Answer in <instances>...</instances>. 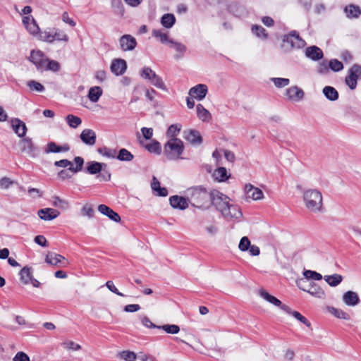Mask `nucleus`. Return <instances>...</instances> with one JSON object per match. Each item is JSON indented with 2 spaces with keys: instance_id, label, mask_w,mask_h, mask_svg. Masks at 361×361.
<instances>
[{
  "instance_id": "nucleus-13",
  "label": "nucleus",
  "mask_w": 361,
  "mask_h": 361,
  "mask_svg": "<svg viewBox=\"0 0 361 361\" xmlns=\"http://www.w3.org/2000/svg\"><path fill=\"white\" fill-rule=\"evenodd\" d=\"M120 48L123 51H133L137 46L136 39L130 35H124L119 39Z\"/></svg>"
},
{
  "instance_id": "nucleus-41",
  "label": "nucleus",
  "mask_w": 361,
  "mask_h": 361,
  "mask_svg": "<svg viewBox=\"0 0 361 361\" xmlns=\"http://www.w3.org/2000/svg\"><path fill=\"white\" fill-rule=\"evenodd\" d=\"M324 280L331 286H336L342 281V276L339 274L326 275L324 277Z\"/></svg>"
},
{
  "instance_id": "nucleus-42",
  "label": "nucleus",
  "mask_w": 361,
  "mask_h": 361,
  "mask_svg": "<svg viewBox=\"0 0 361 361\" xmlns=\"http://www.w3.org/2000/svg\"><path fill=\"white\" fill-rule=\"evenodd\" d=\"M134 156L126 149H121L116 158L123 161H130L133 159Z\"/></svg>"
},
{
  "instance_id": "nucleus-29",
  "label": "nucleus",
  "mask_w": 361,
  "mask_h": 361,
  "mask_svg": "<svg viewBox=\"0 0 361 361\" xmlns=\"http://www.w3.org/2000/svg\"><path fill=\"white\" fill-rule=\"evenodd\" d=\"M69 146L65 145L63 146H59L55 142H49L45 149L46 153H59L61 152H68L69 150Z\"/></svg>"
},
{
  "instance_id": "nucleus-64",
  "label": "nucleus",
  "mask_w": 361,
  "mask_h": 361,
  "mask_svg": "<svg viewBox=\"0 0 361 361\" xmlns=\"http://www.w3.org/2000/svg\"><path fill=\"white\" fill-rule=\"evenodd\" d=\"M13 361H30L29 356L24 352H18L13 358Z\"/></svg>"
},
{
  "instance_id": "nucleus-48",
  "label": "nucleus",
  "mask_w": 361,
  "mask_h": 361,
  "mask_svg": "<svg viewBox=\"0 0 361 361\" xmlns=\"http://www.w3.org/2000/svg\"><path fill=\"white\" fill-rule=\"evenodd\" d=\"M66 120L68 126L73 128H76L82 123V120L80 119V118L73 114L68 115L66 118Z\"/></svg>"
},
{
  "instance_id": "nucleus-58",
  "label": "nucleus",
  "mask_w": 361,
  "mask_h": 361,
  "mask_svg": "<svg viewBox=\"0 0 361 361\" xmlns=\"http://www.w3.org/2000/svg\"><path fill=\"white\" fill-rule=\"evenodd\" d=\"M63 346L67 349L73 351H77L81 349L80 345L75 343L72 341H67L63 343Z\"/></svg>"
},
{
  "instance_id": "nucleus-44",
  "label": "nucleus",
  "mask_w": 361,
  "mask_h": 361,
  "mask_svg": "<svg viewBox=\"0 0 361 361\" xmlns=\"http://www.w3.org/2000/svg\"><path fill=\"white\" fill-rule=\"evenodd\" d=\"M74 163L75 166L71 163V167L68 168V170L73 173H78L82 169V166L84 164V159L80 157H76L74 159Z\"/></svg>"
},
{
  "instance_id": "nucleus-40",
  "label": "nucleus",
  "mask_w": 361,
  "mask_h": 361,
  "mask_svg": "<svg viewBox=\"0 0 361 361\" xmlns=\"http://www.w3.org/2000/svg\"><path fill=\"white\" fill-rule=\"evenodd\" d=\"M197 114L200 119L203 121H206L210 119L211 114L202 104H197Z\"/></svg>"
},
{
  "instance_id": "nucleus-30",
  "label": "nucleus",
  "mask_w": 361,
  "mask_h": 361,
  "mask_svg": "<svg viewBox=\"0 0 361 361\" xmlns=\"http://www.w3.org/2000/svg\"><path fill=\"white\" fill-rule=\"evenodd\" d=\"M46 262L51 265H58L66 260L62 255L54 252H49L46 256Z\"/></svg>"
},
{
  "instance_id": "nucleus-12",
  "label": "nucleus",
  "mask_w": 361,
  "mask_h": 361,
  "mask_svg": "<svg viewBox=\"0 0 361 361\" xmlns=\"http://www.w3.org/2000/svg\"><path fill=\"white\" fill-rule=\"evenodd\" d=\"M259 295L263 298L264 300L269 302L271 305H273L275 307H278L281 309L284 312H289V307L282 304L281 301L277 299L274 295H270L268 292H267L264 289H261L259 290Z\"/></svg>"
},
{
  "instance_id": "nucleus-59",
  "label": "nucleus",
  "mask_w": 361,
  "mask_h": 361,
  "mask_svg": "<svg viewBox=\"0 0 361 361\" xmlns=\"http://www.w3.org/2000/svg\"><path fill=\"white\" fill-rule=\"evenodd\" d=\"M25 28L31 35L34 36H37L39 33V27L35 20L32 21V23L29 24V25Z\"/></svg>"
},
{
  "instance_id": "nucleus-62",
  "label": "nucleus",
  "mask_w": 361,
  "mask_h": 361,
  "mask_svg": "<svg viewBox=\"0 0 361 361\" xmlns=\"http://www.w3.org/2000/svg\"><path fill=\"white\" fill-rule=\"evenodd\" d=\"M82 213L83 215L87 216L91 219L94 215V209L90 204H85L82 208Z\"/></svg>"
},
{
  "instance_id": "nucleus-24",
  "label": "nucleus",
  "mask_w": 361,
  "mask_h": 361,
  "mask_svg": "<svg viewBox=\"0 0 361 361\" xmlns=\"http://www.w3.org/2000/svg\"><path fill=\"white\" fill-rule=\"evenodd\" d=\"M170 204L175 209H179L183 210L188 207V204L185 198L178 196L173 195L169 198Z\"/></svg>"
},
{
  "instance_id": "nucleus-5",
  "label": "nucleus",
  "mask_w": 361,
  "mask_h": 361,
  "mask_svg": "<svg viewBox=\"0 0 361 361\" xmlns=\"http://www.w3.org/2000/svg\"><path fill=\"white\" fill-rule=\"evenodd\" d=\"M141 78L148 80L151 85L161 90H166V85L161 78L155 73L149 67H144L140 73Z\"/></svg>"
},
{
  "instance_id": "nucleus-8",
  "label": "nucleus",
  "mask_w": 361,
  "mask_h": 361,
  "mask_svg": "<svg viewBox=\"0 0 361 361\" xmlns=\"http://www.w3.org/2000/svg\"><path fill=\"white\" fill-rule=\"evenodd\" d=\"M29 60L35 64L38 70L43 71L46 67L48 58L40 50H32L30 53Z\"/></svg>"
},
{
  "instance_id": "nucleus-49",
  "label": "nucleus",
  "mask_w": 361,
  "mask_h": 361,
  "mask_svg": "<svg viewBox=\"0 0 361 361\" xmlns=\"http://www.w3.org/2000/svg\"><path fill=\"white\" fill-rule=\"evenodd\" d=\"M157 329H161L166 333L170 334H176L180 331V327L176 324H164L157 326Z\"/></svg>"
},
{
  "instance_id": "nucleus-11",
  "label": "nucleus",
  "mask_w": 361,
  "mask_h": 361,
  "mask_svg": "<svg viewBox=\"0 0 361 361\" xmlns=\"http://www.w3.org/2000/svg\"><path fill=\"white\" fill-rule=\"evenodd\" d=\"M283 41L289 44L291 48L300 49L306 44L305 40L300 38L295 31L290 32L288 35H285Z\"/></svg>"
},
{
  "instance_id": "nucleus-2",
  "label": "nucleus",
  "mask_w": 361,
  "mask_h": 361,
  "mask_svg": "<svg viewBox=\"0 0 361 361\" xmlns=\"http://www.w3.org/2000/svg\"><path fill=\"white\" fill-rule=\"evenodd\" d=\"M187 194L191 204L202 209H208L211 206L212 196L214 195V191L209 192L202 186L189 188Z\"/></svg>"
},
{
  "instance_id": "nucleus-34",
  "label": "nucleus",
  "mask_w": 361,
  "mask_h": 361,
  "mask_svg": "<svg viewBox=\"0 0 361 361\" xmlns=\"http://www.w3.org/2000/svg\"><path fill=\"white\" fill-rule=\"evenodd\" d=\"M102 94V90L100 87H92L89 90L88 98L92 102H97Z\"/></svg>"
},
{
  "instance_id": "nucleus-4",
  "label": "nucleus",
  "mask_w": 361,
  "mask_h": 361,
  "mask_svg": "<svg viewBox=\"0 0 361 361\" xmlns=\"http://www.w3.org/2000/svg\"><path fill=\"white\" fill-rule=\"evenodd\" d=\"M106 164L92 161L87 163L86 171L91 175L97 174V179L99 181H109L111 179V173L106 170Z\"/></svg>"
},
{
  "instance_id": "nucleus-36",
  "label": "nucleus",
  "mask_w": 361,
  "mask_h": 361,
  "mask_svg": "<svg viewBox=\"0 0 361 361\" xmlns=\"http://www.w3.org/2000/svg\"><path fill=\"white\" fill-rule=\"evenodd\" d=\"M152 189L157 192V195L159 196L166 197L168 195L166 188H161L159 181L155 177H153Z\"/></svg>"
},
{
  "instance_id": "nucleus-50",
  "label": "nucleus",
  "mask_w": 361,
  "mask_h": 361,
  "mask_svg": "<svg viewBox=\"0 0 361 361\" xmlns=\"http://www.w3.org/2000/svg\"><path fill=\"white\" fill-rule=\"evenodd\" d=\"M286 313L291 314L293 317H294L297 320L300 321L305 325H306L307 327H310L311 324L310 322L305 317H303L300 312L297 311H292L291 309L289 307V312H286Z\"/></svg>"
},
{
  "instance_id": "nucleus-25",
  "label": "nucleus",
  "mask_w": 361,
  "mask_h": 361,
  "mask_svg": "<svg viewBox=\"0 0 361 361\" xmlns=\"http://www.w3.org/2000/svg\"><path fill=\"white\" fill-rule=\"evenodd\" d=\"M98 211L115 222H119L121 221L120 216L105 204H99L98 206Z\"/></svg>"
},
{
  "instance_id": "nucleus-32",
  "label": "nucleus",
  "mask_w": 361,
  "mask_h": 361,
  "mask_svg": "<svg viewBox=\"0 0 361 361\" xmlns=\"http://www.w3.org/2000/svg\"><path fill=\"white\" fill-rule=\"evenodd\" d=\"M169 44L171 47L173 48L176 50V54L175 57L176 59L181 58L186 51V47L180 42H174L171 40L169 41Z\"/></svg>"
},
{
  "instance_id": "nucleus-37",
  "label": "nucleus",
  "mask_w": 361,
  "mask_h": 361,
  "mask_svg": "<svg viewBox=\"0 0 361 361\" xmlns=\"http://www.w3.org/2000/svg\"><path fill=\"white\" fill-rule=\"evenodd\" d=\"M181 128L182 126L179 123L171 125L167 129L166 136L169 139H178L176 136L179 134Z\"/></svg>"
},
{
  "instance_id": "nucleus-53",
  "label": "nucleus",
  "mask_w": 361,
  "mask_h": 361,
  "mask_svg": "<svg viewBox=\"0 0 361 361\" xmlns=\"http://www.w3.org/2000/svg\"><path fill=\"white\" fill-rule=\"evenodd\" d=\"M303 275L306 279H313L315 281H319L322 279V276L314 271L306 270L303 272Z\"/></svg>"
},
{
  "instance_id": "nucleus-15",
  "label": "nucleus",
  "mask_w": 361,
  "mask_h": 361,
  "mask_svg": "<svg viewBox=\"0 0 361 361\" xmlns=\"http://www.w3.org/2000/svg\"><path fill=\"white\" fill-rule=\"evenodd\" d=\"M207 91L208 89L206 85L199 84L190 88L188 94L192 98L202 100L206 97Z\"/></svg>"
},
{
  "instance_id": "nucleus-6",
  "label": "nucleus",
  "mask_w": 361,
  "mask_h": 361,
  "mask_svg": "<svg viewBox=\"0 0 361 361\" xmlns=\"http://www.w3.org/2000/svg\"><path fill=\"white\" fill-rule=\"evenodd\" d=\"M361 78V66L354 64L348 71L345 81L350 90H355L357 87V80Z\"/></svg>"
},
{
  "instance_id": "nucleus-27",
  "label": "nucleus",
  "mask_w": 361,
  "mask_h": 361,
  "mask_svg": "<svg viewBox=\"0 0 361 361\" xmlns=\"http://www.w3.org/2000/svg\"><path fill=\"white\" fill-rule=\"evenodd\" d=\"M343 300L348 306H355L359 303L360 299L355 292L349 290L343 295Z\"/></svg>"
},
{
  "instance_id": "nucleus-38",
  "label": "nucleus",
  "mask_w": 361,
  "mask_h": 361,
  "mask_svg": "<svg viewBox=\"0 0 361 361\" xmlns=\"http://www.w3.org/2000/svg\"><path fill=\"white\" fill-rule=\"evenodd\" d=\"M152 36L158 39L162 44H169V36L166 32L159 29H154L152 32Z\"/></svg>"
},
{
  "instance_id": "nucleus-1",
  "label": "nucleus",
  "mask_w": 361,
  "mask_h": 361,
  "mask_svg": "<svg viewBox=\"0 0 361 361\" xmlns=\"http://www.w3.org/2000/svg\"><path fill=\"white\" fill-rule=\"evenodd\" d=\"M301 199L306 210L313 214H322L326 209L324 196L318 188H306L302 191Z\"/></svg>"
},
{
  "instance_id": "nucleus-23",
  "label": "nucleus",
  "mask_w": 361,
  "mask_h": 361,
  "mask_svg": "<svg viewBox=\"0 0 361 361\" xmlns=\"http://www.w3.org/2000/svg\"><path fill=\"white\" fill-rule=\"evenodd\" d=\"M80 137L82 142L90 146L94 145L96 142V133L91 129L83 130Z\"/></svg>"
},
{
  "instance_id": "nucleus-20",
  "label": "nucleus",
  "mask_w": 361,
  "mask_h": 361,
  "mask_svg": "<svg viewBox=\"0 0 361 361\" xmlns=\"http://www.w3.org/2000/svg\"><path fill=\"white\" fill-rule=\"evenodd\" d=\"M111 71L116 75H123L127 68L125 60L121 59H114L111 64Z\"/></svg>"
},
{
  "instance_id": "nucleus-19",
  "label": "nucleus",
  "mask_w": 361,
  "mask_h": 361,
  "mask_svg": "<svg viewBox=\"0 0 361 361\" xmlns=\"http://www.w3.org/2000/svg\"><path fill=\"white\" fill-rule=\"evenodd\" d=\"M60 214V212L52 208H44L38 210L37 215L39 217L44 221H51L57 218Z\"/></svg>"
},
{
  "instance_id": "nucleus-55",
  "label": "nucleus",
  "mask_w": 361,
  "mask_h": 361,
  "mask_svg": "<svg viewBox=\"0 0 361 361\" xmlns=\"http://www.w3.org/2000/svg\"><path fill=\"white\" fill-rule=\"evenodd\" d=\"M329 68L333 71L338 72L343 68V63L337 59H331L329 62Z\"/></svg>"
},
{
  "instance_id": "nucleus-39",
  "label": "nucleus",
  "mask_w": 361,
  "mask_h": 361,
  "mask_svg": "<svg viewBox=\"0 0 361 361\" xmlns=\"http://www.w3.org/2000/svg\"><path fill=\"white\" fill-rule=\"evenodd\" d=\"M20 280L25 284L30 283L32 275V270L30 267H25L20 271Z\"/></svg>"
},
{
  "instance_id": "nucleus-28",
  "label": "nucleus",
  "mask_w": 361,
  "mask_h": 361,
  "mask_svg": "<svg viewBox=\"0 0 361 361\" xmlns=\"http://www.w3.org/2000/svg\"><path fill=\"white\" fill-rule=\"evenodd\" d=\"M230 174L228 175L227 170L224 167H219L214 170L212 176L215 180L218 182H224L229 177Z\"/></svg>"
},
{
  "instance_id": "nucleus-60",
  "label": "nucleus",
  "mask_w": 361,
  "mask_h": 361,
  "mask_svg": "<svg viewBox=\"0 0 361 361\" xmlns=\"http://www.w3.org/2000/svg\"><path fill=\"white\" fill-rule=\"evenodd\" d=\"M27 85L31 90H35L37 92H43L44 90V86L35 80L29 81Z\"/></svg>"
},
{
  "instance_id": "nucleus-7",
  "label": "nucleus",
  "mask_w": 361,
  "mask_h": 361,
  "mask_svg": "<svg viewBox=\"0 0 361 361\" xmlns=\"http://www.w3.org/2000/svg\"><path fill=\"white\" fill-rule=\"evenodd\" d=\"M214 195L212 196V204H214L223 215L224 213V211H226V209L231 206L232 204L230 203V199L226 195L218 191H214Z\"/></svg>"
},
{
  "instance_id": "nucleus-56",
  "label": "nucleus",
  "mask_w": 361,
  "mask_h": 361,
  "mask_svg": "<svg viewBox=\"0 0 361 361\" xmlns=\"http://www.w3.org/2000/svg\"><path fill=\"white\" fill-rule=\"evenodd\" d=\"M252 32L258 37L266 38L267 33L265 29L261 25H253L252 27Z\"/></svg>"
},
{
  "instance_id": "nucleus-52",
  "label": "nucleus",
  "mask_w": 361,
  "mask_h": 361,
  "mask_svg": "<svg viewBox=\"0 0 361 361\" xmlns=\"http://www.w3.org/2000/svg\"><path fill=\"white\" fill-rule=\"evenodd\" d=\"M37 37L39 39L49 43H52L54 41V35L50 32H39Z\"/></svg>"
},
{
  "instance_id": "nucleus-10",
  "label": "nucleus",
  "mask_w": 361,
  "mask_h": 361,
  "mask_svg": "<svg viewBox=\"0 0 361 361\" xmlns=\"http://www.w3.org/2000/svg\"><path fill=\"white\" fill-rule=\"evenodd\" d=\"M19 145L22 152L25 153L30 157H35L37 155V149L30 137H25L20 140Z\"/></svg>"
},
{
  "instance_id": "nucleus-3",
  "label": "nucleus",
  "mask_w": 361,
  "mask_h": 361,
  "mask_svg": "<svg viewBox=\"0 0 361 361\" xmlns=\"http://www.w3.org/2000/svg\"><path fill=\"white\" fill-rule=\"evenodd\" d=\"M184 150L183 142L180 139H169L164 147V154L169 160L182 159Z\"/></svg>"
},
{
  "instance_id": "nucleus-22",
  "label": "nucleus",
  "mask_w": 361,
  "mask_h": 361,
  "mask_svg": "<svg viewBox=\"0 0 361 361\" xmlns=\"http://www.w3.org/2000/svg\"><path fill=\"white\" fill-rule=\"evenodd\" d=\"M305 54L306 57L312 61H318L323 58V52L322 49L317 46H310L307 47Z\"/></svg>"
},
{
  "instance_id": "nucleus-18",
  "label": "nucleus",
  "mask_w": 361,
  "mask_h": 361,
  "mask_svg": "<svg viewBox=\"0 0 361 361\" xmlns=\"http://www.w3.org/2000/svg\"><path fill=\"white\" fill-rule=\"evenodd\" d=\"M12 129L16 134L20 137H23L27 132V127L25 123L20 119L15 118L11 120Z\"/></svg>"
},
{
  "instance_id": "nucleus-17",
  "label": "nucleus",
  "mask_w": 361,
  "mask_h": 361,
  "mask_svg": "<svg viewBox=\"0 0 361 361\" xmlns=\"http://www.w3.org/2000/svg\"><path fill=\"white\" fill-rule=\"evenodd\" d=\"M245 191L248 198L255 201H258L264 199V193L262 190L258 188L255 187L252 184H246L245 186Z\"/></svg>"
},
{
  "instance_id": "nucleus-16",
  "label": "nucleus",
  "mask_w": 361,
  "mask_h": 361,
  "mask_svg": "<svg viewBox=\"0 0 361 361\" xmlns=\"http://www.w3.org/2000/svg\"><path fill=\"white\" fill-rule=\"evenodd\" d=\"M223 216L226 220H240L243 216V213L240 209L235 204H231L229 207L224 211Z\"/></svg>"
},
{
  "instance_id": "nucleus-45",
  "label": "nucleus",
  "mask_w": 361,
  "mask_h": 361,
  "mask_svg": "<svg viewBox=\"0 0 361 361\" xmlns=\"http://www.w3.org/2000/svg\"><path fill=\"white\" fill-rule=\"evenodd\" d=\"M145 149L150 153L159 154L161 152L160 143L158 141L153 140L151 143L145 145Z\"/></svg>"
},
{
  "instance_id": "nucleus-9",
  "label": "nucleus",
  "mask_w": 361,
  "mask_h": 361,
  "mask_svg": "<svg viewBox=\"0 0 361 361\" xmlns=\"http://www.w3.org/2000/svg\"><path fill=\"white\" fill-rule=\"evenodd\" d=\"M238 249L241 252H249V254L252 257L259 255V247L255 245H251V242L247 236L243 237L238 244Z\"/></svg>"
},
{
  "instance_id": "nucleus-33",
  "label": "nucleus",
  "mask_w": 361,
  "mask_h": 361,
  "mask_svg": "<svg viewBox=\"0 0 361 361\" xmlns=\"http://www.w3.org/2000/svg\"><path fill=\"white\" fill-rule=\"evenodd\" d=\"M323 94L330 101H336L338 99V92L331 86H326L323 88Z\"/></svg>"
},
{
  "instance_id": "nucleus-14",
  "label": "nucleus",
  "mask_w": 361,
  "mask_h": 361,
  "mask_svg": "<svg viewBox=\"0 0 361 361\" xmlns=\"http://www.w3.org/2000/svg\"><path fill=\"white\" fill-rule=\"evenodd\" d=\"M285 95L288 100L292 102H299L303 99L305 93L298 86H292L286 90Z\"/></svg>"
},
{
  "instance_id": "nucleus-31",
  "label": "nucleus",
  "mask_w": 361,
  "mask_h": 361,
  "mask_svg": "<svg viewBox=\"0 0 361 361\" xmlns=\"http://www.w3.org/2000/svg\"><path fill=\"white\" fill-rule=\"evenodd\" d=\"M346 16L349 18H358L361 14V10L358 6L350 4L344 8Z\"/></svg>"
},
{
  "instance_id": "nucleus-57",
  "label": "nucleus",
  "mask_w": 361,
  "mask_h": 361,
  "mask_svg": "<svg viewBox=\"0 0 361 361\" xmlns=\"http://www.w3.org/2000/svg\"><path fill=\"white\" fill-rule=\"evenodd\" d=\"M53 35H54V40L58 41H63V42H68V35L64 33L63 31L56 29L54 32H53Z\"/></svg>"
},
{
  "instance_id": "nucleus-26",
  "label": "nucleus",
  "mask_w": 361,
  "mask_h": 361,
  "mask_svg": "<svg viewBox=\"0 0 361 361\" xmlns=\"http://www.w3.org/2000/svg\"><path fill=\"white\" fill-rule=\"evenodd\" d=\"M302 281V279H301L297 282V284L299 288L302 289L304 291H307L308 293H310L311 295H312L314 297H316V298H318L320 299H323L325 298V292L324 291V290L322 288L313 284V285H312L311 288L309 290H306L300 286V283Z\"/></svg>"
},
{
  "instance_id": "nucleus-35",
  "label": "nucleus",
  "mask_w": 361,
  "mask_h": 361,
  "mask_svg": "<svg viewBox=\"0 0 361 361\" xmlns=\"http://www.w3.org/2000/svg\"><path fill=\"white\" fill-rule=\"evenodd\" d=\"M175 22L176 18L171 13H166L161 18V24L167 29L172 27Z\"/></svg>"
},
{
  "instance_id": "nucleus-61",
  "label": "nucleus",
  "mask_w": 361,
  "mask_h": 361,
  "mask_svg": "<svg viewBox=\"0 0 361 361\" xmlns=\"http://www.w3.org/2000/svg\"><path fill=\"white\" fill-rule=\"evenodd\" d=\"M59 68H60V65L57 61H54V60L49 61L48 59V61L46 64V67H45L44 70L58 71L59 70Z\"/></svg>"
},
{
  "instance_id": "nucleus-54",
  "label": "nucleus",
  "mask_w": 361,
  "mask_h": 361,
  "mask_svg": "<svg viewBox=\"0 0 361 361\" xmlns=\"http://www.w3.org/2000/svg\"><path fill=\"white\" fill-rule=\"evenodd\" d=\"M271 80L274 82V85L279 88L286 87L290 82V80L288 78H272Z\"/></svg>"
},
{
  "instance_id": "nucleus-21",
  "label": "nucleus",
  "mask_w": 361,
  "mask_h": 361,
  "mask_svg": "<svg viewBox=\"0 0 361 361\" xmlns=\"http://www.w3.org/2000/svg\"><path fill=\"white\" fill-rule=\"evenodd\" d=\"M184 138L192 145H200L202 142L200 133L195 130H187L183 132Z\"/></svg>"
},
{
  "instance_id": "nucleus-63",
  "label": "nucleus",
  "mask_w": 361,
  "mask_h": 361,
  "mask_svg": "<svg viewBox=\"0 0 361 361\" xmlns=\"http://www.w3.org/2000/svg\"><path fill=\"white\" fill-rule=\"evenodd\" d=\"M329 63L326 61H322L319 63L317 68V71L320 74H326L329 72Z\"/></svg>"
},
{
  "instance_id": "nucleus-46",
  "label": "nucleus",
  "mask_w": 361,
  "mask_h": 361,
  "mask_svg": "<svg viewBox=\"0 0 361 361\" xmlns=\"http://www.w3.org/2000/svg\"><path fill=\"white\" fill-rule=\"evenodd\" d=\"M97 152L101 155L106 157L109 159H114L116 157V150L107 147H101L97 149Z\"/></svg>"
},
{
  "instance_id": "nucleus-43",
  "label": "nucleus",
  "mask_w": 361,
  "mask_h": 361,
  "mask_svg": "<svg viewBox=\"0 0 361 361\" xmlns=\"http://www.w3.org/2000/svg\"><path fill=\"white\" fill-rule=\"evenodd\" d=\"M328 310L331 314L337 318L343 319L345 320H349L350 318V315L342 310L336 309L335 307H329Z\"/></svg>"
},
{
  "instance_id": "nucleus-47",
  "label": "nucleus",
  "mask_w": 361,
  "mask_h": 361,
  "mask_svg": "<svg viewBox=\"0 0 361 361\" xmlns=\"http://www.w3.org/2000/svg\"><path fill=\"white\" fill-rule=\"evenodd\" d=\"M52 204L54 207L61 208L62 209H67L69 208V203L68 201L61 199L59 197L54 196L52 198Z\"/></svg>"
},
{
  "instance_id": "nucleus-51",
  "label": "nucleus",
  "mask_w": 361,
  "mask_h": 361,
  "mask_svg": "<svg viewBox=\"0 0 361 361\" xmlns=\"http://www.w3.org/2000/svg\"><path fill=\"white\" fill-rule=\"evenodd\" d=\"M118 356L125 361H135L137 359V355L130 350H123L119 353Z\"/></svg>"
}]
</instances>
